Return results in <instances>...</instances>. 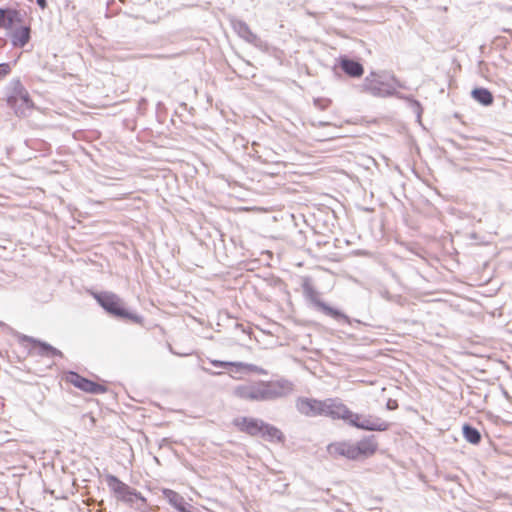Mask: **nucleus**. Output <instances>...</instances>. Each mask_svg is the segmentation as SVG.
Listing matches in <instances>:
<instances>
[{"instance_id":"obj_1","label":"nucleus","mask_w":512,"mask_h":512,"mask_svg":"<svg viewBox=\"0 0 512 512\" xmlns=\"http://www.w3.org/2000/svg\"><path fill=\"white\" fill-rule=\"evenodd\" d=\"M292 391L293 383L291 381L279 379L238 385L234 388V395L243 400L266 402L284 397Z\"/></svg>"},{"instance_id":"obj_2","label":"nucleus","mask_w":512,"mask_h":512,"mask_svg":"<svg viewBox=\"0 0 512 512\" xmlns=\"http://www.w3.org/2000/svg\"><path fill=\"white\" fill-rule=\"evenodd\" d=\"M378 448L375 436H365L356 443L347 441L334 442L327 446L330 456L344 457L348 460H362L372 456Z\"/></svg>"},{"instance_id":"obj_3","label":"nucleus","mask_w":512,"mask_h":512,"mask_svg":"<svg viewBox=\"0 0 512 512\" xmlns=\"http://www.w3.org/2000/svg\"><path fill=\"white\" fill-rule=\"evenodd\" d=\"M240 432L251 437H260L268 442L284 443L285 435L276 426L254 417H237L232 421Z\"/></svg>"},{"instance_id":"obj_4","label":"nucleus","mask_w":512,"mask_h":512,"mask_svg":"<svg viewBox=\"0 0 512 512\" xmlns=\"http://www.w3.org/2000/svg\"><path fill=\"white\" fill-rule=\"evenodd\" d=\"M6 103L17 117L25 118L31 115L35 104L20 78H13L6 88Z\"/></svg>"},{"instance_id":"obj_5","label":"nucleus","mask_w":512,"mask_h":512,"mask_svg":"<svg viewBox=\"0 0 512 512\" xmlns=\"http://www.w3.org/2000/svg\"><path fill=\"white\" fill-rule=\"evenodd\" d=\"M94 299L103 310L116 319L129 320L142 324L143 317L129 311L123 300L115 293L109 291L93 292Z\"/></svg>"},{"instance_id":"obj_6","label":"nucleus","mask_w":512,"mask_h":512,"mask_svg":"<svg viewBox=\"0 0 512 512\" xmlns=\"http://www.w3.org/2000/svg\"><path fill=\"white\" fill-rule=\"evenodd\" d=\"M364 90L375 97H389L398 95L396 92L397 88H404V86L398 81L394 75L388 73H376L371 72L366 76L363 83Z\"/></svg>"},{"instance_id":"obj_7","label":"nucleus","mask_w":512,"mask_h":512,"mask_svg":"<svg viewBox=\"0 0 512 512\" xmlns=\"http://www.w3.org/2000/svg\"><path fill=\"white\" fill-rule=\"evenodd\" d=\"M305 299L319 312L332 318L338 323L351 325L352 320L343 311L332 307L320 299L318 291L310 283L309 279H305L302 284Z\"/></svg>"},{"instance_id":"obj_8","label":"nucleus","mask_w":512,"mask_h":512,"mask_svg":"<svg viewBox=\"0 0 512 512\" xmlns=\"http://www.w3.org/2000/svg\"><path fill=\"white\" fill-rule=\"evenodd\" d=\"M105 480L110 491L118 501L132 505L135 500H138L143 505L147 504V499L139 491L121 481L117 476L107 474Z\"/></svg>"},{"instance_id":"obj_9","label":"nucleus","mask_w":512,"mask_h":512,"mask_svg":"<svg viewBox=\"0 0 512 512\" xmlns=\"http://www.w3.org/2000/svg\"><path fill=\"white\" fill-rule=\"evenodd\" d=\"M350 426L365 431H386L390 424L376 416L354 413Z\"/></svg>"},{"instance_id":"obj_10","label":"nucleus","mask_w":512,"mask_h":512,"mask_svg":"<svg viewBox=\"0 0 512 512\" xmlns=\"http://www.w3.org/2000/svg\"><path fill=\"white\" fill-rule=\"evenodd\" d=\"M66 381L71 383L74 387L90 394H103L107 391L104 385L96 383L75 371H68L66 374Z\"/></svg>"},{"instance_id":"obj_11","label":"nucleus","mask_w":512,"mask_h":512,"mask_svg":"<svg viewBox=\"0 0 512 512\" xmlns=\"http://www.w3.org/2000/svg\"><path fill=\"white\" fill-rule=\"evenodd\" d=\"M354 412H352L340 399L327 398L325 403L324 416L334 420L341 419L350 425Z\"/></svg>"},{"instance_id":"obj_12","label":"nucleus","mask_w":512,"mask_h":512,"mask_svg":"<svg viewBox=\"0 0 512 512\" xmlns=\"http://www.w3.org/2000/svg\"><path fill=\"white\" fill-rule=\"evenodd\" d=\"M19 342L20 343H25V342L31 343L33 345V348L37 349V355H39L41 357H45V358H49V359H52L55 357L63 358V353L59 349L55 348L54 346H52L51 344H49L45 341L34 338L32 336L21 334L19 336Z\"/></svg>"},{"instance_id":"obj_13","label":"nucleus","mask_w":512,"mask_h":512,"mask_svg":"<svg viewBox=\"0 0 512 512\" xmlns=\"http://www.w3.org/2000/svg\"><path fill=\"white\" fill-rule=\"evenodd\" d=\"M325 400L302 397L296 402L297 410L308 417L324 416Z\"/></svg>"},{"instance_id":"obj_14","label":"nucleus","mask_w":512,"mask_h":512,"mask_svg":"<svg viewBox=\"0 0 512 512\" xmlns=\"http://www.w3.org/2000/svg\"><path fill=\"white\" fill-rule=\"evenodd\" d=\"M231 26L234 32L245 42L252 44L257 48L262 46V40L254 32H252L245 21L240 19H232Z\"/></svg>"},{"instance_id":"obj_15","label":"nucleus","mask_w":512,"mask_h":512,"mask_svg":"<svg viewBox=\"0 0 512 512\" xmlns=\"http://www.w3.org/2000/svg\"><path fill=\"white\" fill-rule=\"evenodd\" d=\"M164 499L174 508L177 512H193V506L188 503L185 498L178 492L164 488L162 490Z\"/></svg>"},{"instance_id":"obj_16","label":"nucleus","mask_w":512,"mask_h":512,"mask_svg":"<svg viewBox=\"0 0 512 512\" xmlns=\"http://www.w3.org/2000/svg\"><path fill=\"white\" fill-rule=\"evenodd\" d=\"M7 35L10 37L11 45L14 48H23L31 40V27L29 25L17 26Z\"/></svg>"},{"instance_id":"obj_17","label":"nucleus","mask_w":512,"mask_h":512,"mask_svg":"<svg viewBox=\"0 0 512 512\" xmlns=\"http://www.w3.org/2000/svg\"><path fill=\"white\" fill-rule=\"evenodd\" d=\"M338 62L342 71L349 77L359 78L364 73L363 65L357 60L351 59L347 56H340Z\"/></svg>"},{"instance_id":"obj_18","label":"nucleus","mask_w":512,"mask_h":512,"mask_svg":"<svg viewBox=\"0 0 512 512\" xmlns=\"http://www.w3.org/2000/svg\"><path fill=\"white\" fill-rule=\"evenodd\" d=\"M23 22V16L21 12L17 9L7 8L5 12V18L0 28H4L11 32L18 25Z\"/></svg>"},{"instance_id":"obj_19","label":"nucleus","mask_w":512,"mask_h":512,"mask_svg":"<svg viewBox=\"0 0 512 512\" xmlns=\"http://www.w3.org/2000/svg\"><path fill=\"white\" fill-rule=\"evenodd\" d=\"M471 95L474 100H476L477 102L484 106H489L494 101L492 93L486 88H475L471 92Z\"/></svg>"},{"instance_id":"obj_20","label":"nucleus","mask_w":512,"mask_h":512,"mask_svg":"<svg viewBox=\"0 0 512 512\" xmlns=\"http://www.w3.org/2000/svg\"><path fill=\"white\" fill-rule=\"evenodd\" d=\"M462 431H463L464 438L469 443L474 444V445H477L480 443L481 435H480V432L476 428L470 426L469 424H464Z\"/></svg>"},{"instance_id":"obj_21","label":"nucleus","mask_w":512,"mask_h":512,"mask_svg":"<svg viewBox=\"0 0 512 512\" xmlns=\"http://www.w3.org/2000/svg\"><path fill=\"white\" fill-rule=\"evenodd\" d=\"M235 368H236V372H241V371L245 370L247 372H254V373L262 374V375L267 374V371L265 369H263L257 365H254V364L236 362Z\"/></svg>"},{"instance_id":"obj_22","label":"nucleus","mask_w":512,"mask_h":512,"mask_svg":"<svg viewBox=\"0 0 512 512\" xmlns=\"http://www.w3.org/2000/svg\"><path fill=\"white\" fill-rule=\"evenodd\" d=\"M313 103L319 110H326L330 106L331 100L328 98H315Z\"/></svg>"},{"instance_id":"obj_23","label":"nucleus","mask_w":512,"mask_h":512,"mask_svg":"<svg viewBox=\"0 0 512 512\" xmlns=\"http://www.w3.org/2000/svg\"><path fill=\"white\" fill-rule=\"evenodd\" d=\"M12 63L11 62H3L0 63V80L4 79L8 76L12 71Z\"/></svg>"},{"instance_id":"obj_24","label":"nucleus","mask_w":512,"mask_h":512,"mask_svg":"<svg viewBox=\"0 0 512 512\" xmlns=\"http://www.w3.org/2000/svg\"><path fill=\"white\" fill-rule=\"evenodd\" d=\"M211 363L215 367H222V368L235 367V364H236V362L221 361V360H212Z\"/></svg>"},{"instance_id":"obj_25","label":"nucleus","mask_w":512,"mask_h":512,"mask_svg":"<svg viewBox=\"0 0 512 512\" xmlns=\"http://www.w3.org/2000/svg\"><path fill=\"white\" fill-rule=\"evenodd\" d=\"M405 247L413 254H416V248L414 243H402Z\"/></svg>"},{"instance_id":"obj_26","label":"nucleus","mask_w":512,"mask_h":512,"mask_svg":"<svg viewBox=\"0 0 512 512\" xmlns=\"http://www.w3.org/2000/svg\"><path fill=\"white\" fill-rule=\"evenodd\" d=\"M312 125L313 126H318V127H325V126L330 125V123L329 122H325V121H318L317 123L316 122H312Z\"/></svg>"},{"instance_id":"obj_27","label":"nucleus","mask_w":512,"mask_h":512,"mask_svg":"<svg viewBox=\"0 0 512 512\" xmlns=\"http://www.w3.org/2000/svg\"><path fill=\"white\" fill-rule=\"evenodd\" d=\"M36 3L41 9H45L47 7V0H36Z\"/></svg>"},{"instance_id":"obj_28","label":"nucleus","mask_w":512,"mask_h":512,"mask_svg":"<svg viewBox=\"0 0 512 512\" xmlns=\"http://www.w3.org/2000/svg\"><path fill=\"white\" fill-rule=\"evenodd\" d=\"M5 44H6V40H5V39H3V38H0V49H1L2 47H4V45H5Z\"/></svg>"},{"instance_id":"obj_29","label":"nucleus","mask_w":512,"mask_h":512,"mask_svg":"<svg viewBox=\"0 0 512 512\" xmlns=\"http://www.w3.org/2000/svg\"><path fill=\"white\" fill-rule=\"evenodd\" d=\"M411 171L416 175V163L414 162L411 167Z\"/></svg>"},{"instance_id":"obj_30","label":"nucleus","mask_w":512,"mask_h":512,"mask_svg":"<svg viewBox=\"0 0 512 512\" xmlns=\"http://www.w3.org/2000/svg\"><path fill=\"white\" fill-rule=\"evenodd\" d=\"M146 99L145 98H141L140 101H139V106H142L144 104H146Z\"/></svg>"},{"instance_id":"obj_31","label":"nucleus","mask_w":512,"mask_h":512,"mask_svg":"<svg viewBox=\"0 0 512 512\" xmlns=\"http://www.w3.org/2000/svg\"><path fill=\"white\" fill-rule=\"evenodd\" d=\"M163 106H164V104L162 102L157 103V109H161Z\"/></svg>"},{"instance_id":"obj_32","label":"nucleus","mask_w":512,"mask_h":512,"mask_svg":"<svg viewBox=\"0 0 512 512\" xmlns=\"http://www.w3.org/2000/svg\"><path fill=\"white\" fill-rule=\"evenodd\" d=\"M408 99L411 101L412 105H413L414 107H416V100H413L412 98H408Z\"/></svg>"},{"instance_id":"obj_33","label":"nucleus","mask_w":512,"mask_h":512,"mask_svg":"<svg viewBox=\"0 0 512 512\" xmlns=\"http://www.w3.org/2000/svg\"><path fill=\"white\" fill-rule=\"evenodd\" d=\"M236 327H241V328H242V331H243V332H245V329L243 328V326H242V325H240V324H236Z\"/></svg>"},{"instance_id":"obj_34","label":"nucleus","mask_w":512,"mask_h":512,"mask_svg":"<svg viewBox=\"0 0 512 512\" xmlns=\"http://www.w3.org/2000/svg\"><path fill=\"white\" fill-rule=\"evenodd\" d=\"M383 296H386L388 294V291L387 290H383Z\"/></svg>"}]
</instances>
